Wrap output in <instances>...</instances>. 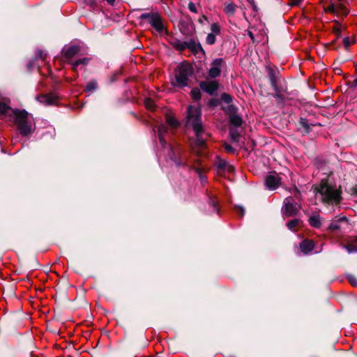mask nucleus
Instances as JSON below:
<instances>
[{"label": "nucleus", "mask_w": 357, "mask_h": 357, "mask_svg": "<svg viewBox=\"0 0 357 357\" xmlns=\"http://www.w3.org/2000/svg\"><path fill=\"white\" fill-rule=\"evenodd\" d=\"M174 47L176 50L183 51V50L187 49L188 43L187 42H178L174 44Z\"/></svg>", "instance_id": "obj_30"}, {"label": "nucleus", "mask_w": 357, "mask_h": 357, "mask_svg": "<svg viewBox=\"0 0 357 357\" xmlns=\"http://www.w3.org/2000/svg\"><path fill=\"white\" fill-rule=\"evenodd\" d=\"M301 224V220L298 219H294L289 221L287 226L291 231H296Z\"/></svg>", "instance_id": "obj_23"}, {"label": "nucleus", "mask_w": 357, "mask_h": 357, "mask_svg": "<svg viewBox=\"0 0 357 357\" xmlns=\"http://www.w3.org/2000/svg\"><path fill=\"white\" fill-rule=\"evenodd\" d=\"M166 122L172 128H176L179 125L178 121L175 119L172 113H167L165 115Z\"/></svg>", "instance_id": "obj_19"}, {"label": "nucleus", "mask_w": 357, "mask_h": 357, "mask_svg": "<svg viewBox=\"0 0 357 357\" xmlns=\"http://www.w3.org/2000/svg\"><path fill=\"white\" fill-rule=\"evenodd\" d=\"M221 98L223 101H225L227 103H229L231 101V97L230 95L227 93H223L221 96Z\"/></svg>", "instance_id": "obj_34"}, {"label": "nucleus", "mask_w": 357, "mask_h": 357, "mask_svg": "<svg viewBox=\"0 0 357 357\" xmlns=\"http://www.w3.org/2000/svg\"><path fill=\"white\" fill-rule=\"evenodd\" d=\"M236 8L237 6L234 3L231 1L226 2L225 3L224 12L227 15L232 16L235 13Z\"/></svg>", "instance_id": "obj_17"}, {"label": "nucleus", "mask_w": 357, "mask_h": 357, "mask_svg": "<svg viewBox=\"0 0 357 357\" xmlns=\"http://www.w3.org/2000/svg\"><path fill=\"white\" fill-rule=\"evenodd\" d=\"M89 59L87 57H84L82 59H79L72 63L73 70L76 72L77 70V68L79 65L86 66L89 63Z\"/></svg>", "instance_id": "obj_21"}, {"label": "nucleus", "mask_w": 357, "mask_h": 357, "mask_svg": "<svg viewBox=\"0 0 357 357\" xmlns=\"http://www.w3.org/2000/svg\"><path fill=\"white\" fill-rule=\"evenodd\" d=\"M80 48L77 45H72L63 50V56L66 59H71L79 53Z\"/></svg>", "instance_id": "obj_15"}, {"label": "nucleus", "mask_w": 357, "mask_h": 357, "mask_svg": "<svg viewBox=\"0 0 357 357\" xmlns=\"http://www.w3.org/2000/svg\"><path fill=\"white\" fill-rule=\"evenodd\" d=\"M191 97L194 100H198L201 98V93L199 89L194 88L191 90Z\"/></svg>", "instance_id": "obj_26"}, {"label": "nucleus", "mask_w": 357, "mask_h": 357, "mask_svg": "<svg viewBox=\"0 0 357 357\" xmlns=\"http://www.w3.org/2000/svg\"><path fill=\"white\" fill-rule=\"evenodd\" d=\"M167 132V126L164 124H161L158 128V137L160 143L164 146L165 144V139L164 137L165 133Z\"/></svg>", "instance_id": "obj_20"}, {"label": "nucleus", "mask_w": 357, "mask_h": 357, "mask_svg": "<svg viewBox=\"0 0 357 357\" xmlns=\"http://www.w3.org/2000/svg\"><path fill=\"white\" fill-rule=\"evenodd\" d=\"M343 43H344V47L346 48H347L353 43V41L351 40L349 38L347 37V38H344Z\"/></svg>", "instance_id": "obj_37"}, {"label": "nucleus", "mask_w": 357, "mask_h": 357, "mask_svg": "<svg viewBox=\"0 0 357 357\" xmlns=\"http://www.w3.org/2000/svg\"><path fill=\"white\" fill-rule=\"evenodd\" d=\"M314 248V242L312 240L305 239L300 244V249L305 255L309 254Z\"/></svg>", "instance_id": "obj_13"}, {"label": "nucleus", "mask_w": 357, "mask_h": 357, "mask_svg": "<svg viewBox=\"0 0 357 357\" xmlns=\"http://www.w3.org/2000/svg\"><path fill=\"white\" fill-rule=\"evenodd\" d=\"M215 165L220 169L227 173H231L234 171V167L229 164L226 160L217 156L215 160Z\"/></svg>", "instance_id": "obj_12"}, {"label": "nucleus", "mask_w": 357, "mask_h": 357, "mask_svg": "<svg viewBox=\"0 0 357 357\" xmlns=\"http://www.w3.org/2000/svg\"><path fill=\"white\" fill-rule=\"evenodd\" d=\"M15 114V123L20 134L27 136L35 129V123L33 116L25 111H17Z\"/></svg>", "instance_id": "obj_3"}, {"label": "nucleus", "mask_w": 357, "mask_h": 357, "mask_svg": "<svg viewBox=\"0 0 357 357\" xmlns=\"http://www.w3.org/2000/svg\"><path fill=\"white\" fill-rule=\"evenodd\" d=\"M36 99L39 102L47 106L56 105L58 102V96L53 93L40 94Z\"/></svg>", "instance_id": "obj_11"}, {"label": "nucleus", "mask_w": 357, "mask_h": 357, "mask_svg": "<svg viewBox=\"0 0 357 357\" xmlns=\"http://www.w3.org/2000/svg\"><path fill=\"white\" fill-rule=\"evenodd\" d=\"M236 212L241 215L243 216L244 215V209L241 207H237L236 208Z\"/></svg>", "instance_id": "obj_42"}, {"label": "nucleus", "mask_w": 357, "mask_h": 357, "mask_svg": "<svg viewBox=\"0 0 357 357\" xmlns=\"http://www.w3.org/2000/svg\"><path fill=\"white\" fill-rule=\"evenodd\" d=\"M206 40L208 45L214 44L215 42V35L213 33H208L206 36Z\"/></svg>", "instance_id": "obj_32"}, {"label": "nucleus", "mask_w": 357, "mask_h": 357, "mask_svg": "<svg viewBox=\"0 0 357 357\" xmlns=\"http://www.w3.org/2000/svg\"><path fill=\"white\" fill-rule=\"evenodd\" d=\"M211 105H213V104H215V102H212V101H211Z\"/></svg>", "instance_id": "obj_50"}, {"label": "nucleus", "mask_w": 357, "mask_h": 357, "mask_svg": "<svg viewBox=\"0 0 357 357\" xmlns=\"http://www.w3.org/2000/svg\"><path fill=\"white\" fill-rule=\"evenodd\" d=\"M140 19L147 20L148 22L159 33L164 31L165 27L161 16L158 13H146L140 15Z\"/></svg>", "instance_id": "obj_5"}, {"label": "nucleus", "mask_w": 357, "mask_h": 357, "mask_svg": "<svg viewBox=\"0 0 357 357\" xmlns=\"http://www.w3.org/2000/svg\"><path fill=\"white\" fill-rule=\"evenodd\" d=\"M347 280L352 286H354V287L357 286V278L354 275H348Z\"/></svg>", "instance_id": "obj_33"}, {"label": "nucleus", "mask_w": 357, "mask_h": 357, "mask_svg": "<svg viewBox=\"0 0 357 357\" xmlns=\"http://www.w3.org/2000/svg\"><path fill=\"white\" fill-rule=\"evenodd\" d=\"M192 74V66L187 63L181 64L176 70L175 78L178 86L188 85V78Z\"/></svg>", "instance_id": "obj_4"}, {"label": "nucleus", "mask_w": 357, "mask_h": 357, "mask_svg": "<svg viewBox=\"0 0 357 357\" xmlns=\"http://www.w3.org/2000/svg\"><path fill=\"white\" fill-rule=\"evenodd\" d=\"M211 105H213V104H215V102H212V101H211Z\"/></svg>", "instance_id": "obj_51"}, {"label": "nucleus", "mask_w": 357, "mask_h": 357, "mask_svg": "<svg viewBox=\"0 0 357 357\" xmlns=\"http://www.w3.org/2000/svg\"><path fill=\"white\" fill-rule=\"evenodd\" d=\"M349 253L357 252V236L351 237L347 244L343 245Z\"/></svg>", "instance_id": "obj_14"}, {"label": "nucleus", "mask_w": 357, "mask_h": 357, "mask_svg": "<svg viewBox=\"0 0 357 357\" xmlns=\"http://www.w3.org/2000/svg\"><path fill=\"white\" fill-rule=\"evenodd\" d=\"M187 124L193 128L196 135L195 145L199 149H205L206 138L204 137V131L201 121V109L199 107L189 106L187 113Z\"/></svg>", "instance_id": "obj_2"}, {"label": "nucleus", "mask_w": 357, "mask_h": 357, "mask_svg": "<svg viewBox=\"0 0 357 357\" xmlns=\"http://www.w3.org/2000/svg\"><path fill=\"white\" fill-rule=\"evenodd\" d=\"M211 30L212 31L211 33L218 35L220 33V26L218 23H213L211 25Z\"/></svg>", "instance_id": "obj_29"}, {"label": "nucleus", "mask_w": 357, "mask_h": 357, "mask_svg": "<svg viewBox=\"0 0 357 357\" xmlns=\"http://www.w3.org/2000/svg\"><path fill=\"white\" fill-rule=\"evenodd\" d=\"M218 86V82L216 80H206L199 83L200 89L210 95L213 94L217 91Z\"/></svg>", "instance_id": "obj_10"}, {"label": "nucleus", "mask_w": 357, "mask_h": 357, "mask_svg": "<svg viewBox=\"0 0 357 357\" xmlns=\"http://www.w3.org/2000/svg\"><path fill=\"white\" fill-rule=\"evenodd\" d=\"M351 192L353 194L357 195V189L356 188H353Z\"/></svg>", "instance_id": "obj_46"}, {"label": "nucleus", "mask_w": 357, "mask_h": 357, "mask_svg": "<svg viewBox=\"0 0 357 357\" xmlns=\"http://www.w3.org/2000/svg\"><path fill=\"white\" fill-rule=\"evenodd\" d=\"M314 190L321 196V200L324 204L337 205L342 201V188L328 179H322L314 187Z\"/></svg>", "instance_id": "obj_1"}, {"label": "nucleus", "mask_w": 357, "mask_h": 357, "mask_svg": "<svg viewBox=\"0 0 357 357\" xmlns=\"http://www.w3.org/2000/svg\"><path fill=\"white\" fill-rule=\"evenodd\" d=\"M302 0H289V5L291 6H299Z\"/></svg>", "instance_id": "obj_40"}, {"label": "nucleus", "mask_w": 357, "mask_h": 357, "mask_svg": "<svg viewBox=\"0 0 357 357\" xmlns=\"http://www.w3.org/2000/svg\"><path fill=\"white\" fill-rule=\"evenodd\" d=\"M97 87V83L95 81H90L86 86V91L92 92Z\"/></svg>", "instance_id": "obj_27"}, {"label": "nucleus", "mask_w": 357, "mask_h": 357, "mask_svg": "<svg viewBox=\"0 0 357 357\" xmlns=\"http://www.w3.org/2000/svg\"><path fill=\"white\" fill-rule=\"evenodd\" d=\"M224 148L225 149V151L227 152V153H234V149H233V147L229 145V144H224Z\"/></svg>", "instance_id": "obj_36"}, {"label": "nucleus", "mask_w": 357, "mask_h": 357, "mask_svg": "<svg viewBox=\"0 0 357 357\" xmlns=\"http://www.w3.org/2000/svg\"><path fill=\"white\" fill-rule=\"evenodd\" d=\"M188 43L187 49H189L191 52L197 53L199 50H202V47L199 44H196L195 41H190Z\"/></svg>", "instance_id": "obj_22"}, {"label": "nucleus", "mask_w": 357, "mask_h": 357, "mask_svg": "<svg viewBox=\"0 0 357 357\" xmlns=\"http://www.w3.org/2000/svg\"><path fill=\"white\" fill-rule=\"evenodd\" d=\"M324 11L328 13H331L339 15H347L348 10L346 6L339 0L331 1L328 6L324 7Z\"/></svg>", "instance_id": "obj_6"}, {"label": "nucleus", "mask_w": 357, "mask_h": 357, "mask_svg": "<svg viewBox=\"0 0 357 357\" xmlns=\"http://www.w3.org/2000/svg\"><path fill=\"white\" fill-rule=\"evenodd\" d=\"M223 63L224 60L222 58L215 59L213 61L208 70V75L211 78H215L220 76L221 73V67Z\"/></svg>", "instance_id": "obj_9"}, {"label": "nucleus", "mask_w": 357, "mask_h": 357, "mask_svg": "<svg viewBox=\"0 0 357 357\" xmlns=\"http://www.w3.org/2000/svg\"><path fill=\"white\" fill-rule=\"evenodd\" d=\"M248 34L249 37L250 38V39L252 40V41L254 43L255 42V37H254V34L252 33V32L248 31Z\"/></svg>", "instance_id": "obj_44"}, {"label": "nucleus", "mask_w": 357, "mask_h": 357, "mask_svg": "<svg viewBox=\"0 0 357 357\" xmlns=\"http://www.w3.org/2000/svg\"><path fill=\"white\" fill-rule=\"evenodd\" d=\"M247 1L252 6L254 9H256V5L255 0H247Z\"/></svg>", "instance_id": "obj_43"}, {"label": "nucleus", "mask_w": 357, "mask_h": 357, "mask_svg": "<svg viewBox=\"0 0 357 357\" xmlns=\"http://www.w3.org/2000/svg\"><path fill=\"white\" fill-rule=\"evenodd\" d=\"M310 225L315 228H319L321 226V217L318 214H313L309 218Z\"/></svg>", "instance_id": "obj_18"}, {"label": "nucleus", "mask_w": 357, "mask_h": 357, "mask_svg": "<svg viewBox=\"0 0 357 357\" xmlns=\"http://www.w3.org/2000/svg\"><path fill=\"white\" fill-rule=\"evenodd\" d=\"M196 171H197V172L198 174H200V178H201V179H202H202H204L203 176L201 174V171H200V169H199V168H197V169H196Z\"/></svg>", "instance_id": "obj_45"}, {"label": "nucleus", "mask_w": 357, "mask_h": 357, "mask_svg": "<svg viewBox=\"0 0 357 357\" xmlns=\"http://www.w3.org/2000/svg\"><path fill=\"white\" fill-rule=\"evenodd\" d=\"M231 135L233 139L236 141V136L234 135V134L231 131Z\"/></svg>", "instance_id": "obj_48"}, {"label": "nucleus", "mask_w": 357, "mask_h": 357, "mask_svg": "<svg viewBox=\"0 0 357 357\" xmlns=\"http://www.w3.org/2000/svg\"><path fill=\"white\" fill-rule=\"evenodd\" d=\"M36 56L44 60L46 58V54L42 50H38L36 53Z\"/></svg>", "instance_id": "obj_38"}, {"label": "nucleus", "mask_w": 357, "mask_h": 357, "mask_svg": "<svg viewBox=\"0 0 357 357\" xmlns=\"http://www.w3.org/2000/svg\"><path fill=\"white\" fill-rule=\"evenodd\" d=\"M269 75H270V79H271L272 86H276L275 77L271 73H270Z\"/></svg>", "instance_id": "obj_41"}, {"label": "nucleus", "mask_w": 357, "mask_h": 357, "mask_svg": "<svg viewBox=\"0 0 357 357\" xmlns=\"http://www.w3.org/2000/svg\"><path fill=\"white\" fill-rule=\"evenodd\" d=\"M209 204L213 207V209L217 213L219 212V208H218V200L215 197H211L209 199Z\"/></svg>", "instance_id": "obj_28"}, {"label": "nucleus", "mask_w": 357, "mask_h": 357, "mask_svg": "<svg viewBox=\"0 0 357 357\" xmlns=\"http://www.w3.org/2000/svg\"><path fill=\"white\" fill-rule=\"evenodd\" d=\"M188 8H189V10H190L191 12H192V13H197V12H198V11H197V8H196L195 4L194 3H192V2H190V3H188Z\"/></svg>", "instance_id": "obj_35"}, {"label": "nucleus", "mask_w": 357, "mask_h": 357, "mask_svg": "<svg viewBox=\"0 0 357 357\" xmlns=\"http://www.w3.org/2000/svg\"><path fill=\"white\" fill-rule=\"evenodd\" d=\"M229 121L232 125L238 127L242 123V119L238 115L233 114L230 116Z\"/></svg>", "instance_id": "obj_24"}, {"label": "nucleus", "mask_w": 357, "mask_h": 357, "mask_svg": "<svg viewBox=\"0 0 357 357\" xmlns=\"http://www.w3.org/2000/svg\"><path fill=\"white\" fill-rule=\"evenodd\" d=\"M300 123L304 128L309 129V125L306 119H301Z\"/></svg>", "instance_id": "obj_39"}, {"label": "nucleus", "mask_w": 357, "mask_h": 357, "mask_svg": "<svg viewBox=\"0 0 357 357\" xmlns=\"http://www.w3.org/2000/svg\"><path fill=\"white\" fill-rule=\"evenodd\" d=\"M300 206L294 203L292 197H287L284 199L283 213L287 217L296 215L300 209Z\"/></svg>", "instance_id": "obj_7"}, {"label": "nucleus", "mask_w": 357, "mask_h": 357, "mask_svg": "<svg viewBox=\"0 0 357 357\" xmlns=\"http://www.w3.org/2000/svg\"><path fill=\"white\" fill-rule=\"evenodd\" d=\"M281 184V178L280 176L275 173L268 174L265 179V185L270 190H276Z\"/></svg>", "instance_id": "obj_8"}, {"label": "nucleus", "mask_w": 357, "mask_h": 357, "mask_svg": "<svg viewBox=\"0 0 357 357\" xmlns=\"http://www.w3.org/2000/svg\"><path fill=\"white\" fill-rule=\"evenodd\" d=\"M347 222L346 217L343 216L337 220H333L328 226V229L332 231L339 230L341 228L340 223L342 222Z\"/></svg>", "instance_id": "obj_16"}, {"label": "nucleus", "mask_w": 357, "mask_h": 357, "mask_svg": "<svg viewBox=\"0 0 357 357\" xmlns=\"http://www.w3.org/2000/svg\"><path fill=\"white\" fill-rule=\"evenodd\" d=\"M354 83L356 85H357V78L355 79Z\"/></svg>", "instance_id": "obj_49"}, {"label": "nucleus", "mask_w": 357, "mask_h": 357, "mask_svg": "<svg viewBox=\"0 0 357 357\" xmlns=\"http://www.w3.org/2000/svg\"><path fill=\"white\" fill-rule=\"evenodd\" d=\"M108 3H109L110 5H113L114 3L115 2L116 0H106Z\"/></svg>", "instance_id": "obj_47"}, {"label": "nucleus", "mask_w": 357, "mask_h": 357, "mask_svg": "<svg viewBox=\"0 0 357 357\" xmlns=\"http://www.w3.org/2000/svg\"><path fill=\"white\" fill-rule=\"evenodd\" d=\"M144 106L147 109L150 111H154L155 108V102L151 98H149L145 99Z\"/></svg>", "instance_id": "obj_25"}, {"label": "nucleus", "mask_w": 357, "mask_h": 357, "mask_svg": "<svg viewBox=\"0 0 357 357\" xmlns=\"http://www.w3.org/2000/svg\"><path fill=\"white\" fill-rule=\"evenodd\" d=\"M333 32L339 36L342 32V25L337 22H335V25L333 27Z\"/></svg>", "instance_id": "obj_31"}]
</instances>
